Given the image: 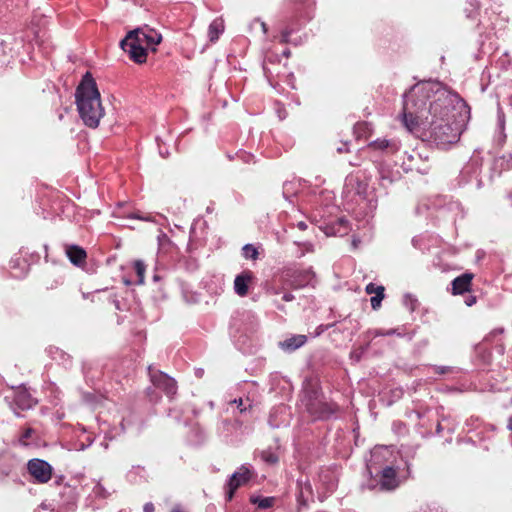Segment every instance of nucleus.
<instances>
[{
    "mask_svg": "<svg viewBox=\"0 0 512 512\" xmlns=\"http://www.w3.org/2000/svg\"><path fill=\"white\" fill-rule=\"evenodd\" d=\"M466 118V104L438 83H418L404 96L402 123L413 134L453 143Z\"/></svg>",
    "mask_w": 512,
    "mask_h": 512,
    "instance_id": "f257e3e1",
    "label": "nucleus"
},
{
    "mask_svg": "<svg viewBox=\"0 0 512 512\" xmlns=\"http://www.w3.org/2000/svg\"><path fill=\"white\" fill-rule=\"evenodd\" d=\"M78 111L84 124L91 128L98 127L104 116L100 93L90 73H86L76 91Z\"/></svg>",
    "mask_w": 512,
    "mask_h": 512,
    "instance_id": "f03ea898",
    "label": "nucleus"
},
{
    "mask_svg": "<svg viewBox=\"0 0 512 512\" xmlns=\"http://www.w3.org/2000/svg\"><path fill=\"white\" fill-rule=\"evenodd\" d=\"M162 41V35L150 28L148 25L136 28L127 33L121 41V48L127 52L130 58L136 63H144L147 58L146 49L142 46L146 44L152 51H156V46Z\"/></svg>",
    "mask_w": 512,
    "mask_h": 512,
    "instance_id": "7ed1b4c3",
    "label": "nucleus"
},
{
    "mask_svg": "<svg viewBox=\"0 0 512 512\" xmlns=\"http://www.w3.org/2000/svg\"><path fill=\"white\" fill-rule=\"evenodd\" d=\"M28 471L38 483H47L52 477V467L49 463L40 459H32L28 462Z\"/></svg>",
    "mask_w": 512,
    "mask_h": 512,
    "instance_id": "20e7f679",
    "label": "nucleus"
},
{
    "mask_svg": "<svg viewBox=\"0 0 512 512\" xmlns=\"http://www.w3.org/2000/svg\"><path fill=\"white\" fill-rule=\"evenodd\" d=\"M250 470L246 467H241L238 472L234 473L228 483L227 498L231 500L235 491L250 479Z\"/></svg>",
    "mask_w": 512,
    "mask_h": 512,
    "instance_id": "39448f33",
    "label": "nucleus"
},
{
    "mask_svg": "<svg viewBox=\"0 0 512 512\" xmlns=\"http://www.w3.org/2000/svg\"><path fill=\"white\" fill-rule=\"evenodd\" d=\"M306 408L311 414L318 415L319 417H324L330 413H332L331 407L324 403L322 400L318 399L317 393L314 392V397L307 395Z\"/></svg>",
    "mask_w": 512,
    "mask_h": 512,
    "instance_id": "423d86ee",
    "label": "nucleus"
},
{
    "mask_svg": "<svg viewBox=\"0 0 512 512\" xmlns=\"http://www.w3.org/2000/svg\"><path fill=\"white\" fill-rule=\"evenodd\" d=\"M152 382L156 387L163 389L168 395H173L176 392V383L174 379L166 374L159 373L153 375Z\"/></svg>",
    "mask_w": 512,
    "mask_h": 512,
    "instance_id": "0eeeda50",
    "label": "nucleus"
},
{
    "mask_svg": "<svg viewBox=\"0 0 512 512\" xmlns=\"http://www.w3.org/2000/svg\"><path fill=\"white\" fill-rule=\"evenodd\" d=\"M253 275L250 271H245L236 276L234 280V290L237 295L243 297L248 293L249 284L251 283Z\"/></svg>",
    "mask_w": 512,
    "mask_h": 512,
    "instance_id": "6e6552de",
    "label": "nucleus"
},
{
    "mask_svg": "<svg viewBox=\"0 0 512 512\" xmlns=\"http://www.w3.org/2000/svg\"><path fill=\"white\" fill-rule=\"evenodd\" d=\"M473 279V274L465 273L452 282V290L453 294H462L469 290L471 281Z\"/></svg>",
    "mask_w": 512,
    "mask_h": 512,
    "instance_id": "1a4fd4ad",
    "label": "nucleus"
},
{
    "mask_svg": "<svg viewBox=\"0 0 512 512\" xmlns=\"http://www.w3.org/2000/svg\"><path fill=\"white\" fill-rule=\"evenodd\" d=\"M380 485L384 490H392L398 486L396 471L393 468L387 467L383 470Z\"/></svg>",
    "mask_w": 512,
    "mask_h": 512,
    "instance_id": "9d476101",
    "label": "nucleus"
},
{
    "mask_svg": "<svg viewBox=\"0 0 512 512\" xmlns=\"http://www.w3.org/2000/svg\"><path fill=\"white\" fill-rule=\"evenodd\" d=\"M365 291L367 294H376V297L371 298V306L374 310H377L381 306V302L384 299V286H375L373 283H369Z\"/></svg>",
    "mask_w": 512,
    "mask_h": 512,
    "instance_id": "9b49d317",
    "label": "nucleus"
},
{
    "mask_svg": "<svg viewBox=\"0 0 512 512\" xmlns=\"http://www.w3.org/2000/svg\"><path fill=\"white\" fill-rule=\"evenodd\" d=\"M307 341L305 335H295L279 343L285 351H294L303 346Z\"/></svg>",
    "mask_w": 512,
    "mask_h": 512,
    "instance_id": "f8f14e48",
    "label": "nucleus"
},
{
    "mask_svg": "<svg viewBox=\"0 0 512 512\" xmlns=\"http://www.w3.org/2000/svg\"><path fill=\"white\" fill-rule=\"evenodd\" d=\"M66 253L70 261L75 265L83 264L87 256L85 250L79 246L68 247Z\"/></svg>",
    "mask_w": 512,
    "mask_h": 512,
    "instance_id": "ddd939ff",
    "label": "nucleus"
},
{
    "mask_svg": "<svg viewBox=\"0 0 512 512\" xmlns=\"http://www.w3.org/2000/svg\"><path fill=\"white\" fill-rule=\"evenodd\" d=\"M223 30H224L223 20L222 19L214 20L209 26L210 41L215 42L219 38V35L223 32Z\"/></svg>",
    "mask_w": 512,
    "mask_h": 512,
    "instance_id": "4468645a",
    "label": "nucleus"
},
{
    "mask_svg": "<svg viewBox=\"0 0 512 512\" xmlns=\"http://www.w3.org/2000/svg\"><path fill=\"white\" fill-rule=\"evenodd\" d=\"M16 404L21 409H28L34 404L33 400L29 399L25 392H19L16 396Z\"/></svg>",
    "mask_w": 512,
    "mask_h": 512,
    "instance_id": "2eb2a0df",
    "label": "nucleus"
},
{
    "mask_svg": "<svg viewBox=\"0 0 512 512\" xmlns=\"http://www.w3.org/2000/svg\"><path fill=\"white\" fill-rule=\"evenodd\" d=\"M275 499L273 497L259 498L251 497V502L257 504L259 508L266 509L274 504Z\"/></svg>",
    "mask_w": 512,
    "mask_h": 512,
    "instance_id": "dca6fc26",
    "label": "nucleus"
},
{
    "mask_svg": "<svg viewBox=\"0 0 512 512\" xmlns=\"http://www.w3.org/2000/svg\"><path fill=\"white\" fill-rule=\"evenodd\" d=\"M134 268L136 270L137 276H138V284L144 283V275H145V269L146 266L141 260H136L134 262Z\"/></svg>",
    "mask_w": 512,
    "mask_h": 512,
    "instance_id": "f3484780",
    "label": "nucleus"
},
{
    "mask_svg": "<svg viewBox=\"0 0 512 512\" xmlns=\"http://www.w3.org/2000/svg\"><path fill=\"white\" fill-rule=\"evenodd\" d=\"M243 254L245 258H251L253 260L257 259L258 257L257 249L251 244H246L243 247Z\"/></svg>",
    "mask_w": 512,
    "mask_h": 512,
    "instance_id": "a211bd4d",
    "label": "nucleus"
},
{
    "mask_svg": "<svg viewBox=\"0 0 512 512\" xmlns=\"http://www.w3.org/2000/svg\"><path fill=\"white\" fill-rule=\"evenodd\" d=\"M262 459L269 464H276L278 462V456L271 451H263Z\"/></svg>",
    "mask_w": 512,
    "mask_h": 512,
    "instance_id": "6ab92c4d",
    "label": "nucleus"
},
{
    "mask_svg": "<svg viewBox=\"0 0 512 512\" xmlns=\"http://www.w3.org/2000/svg\"><path fill=\"white\" fill-rule=\"evenodd\" d=\"M372 145L375 148L384 149V148L388 147L389 142L387 140H385V139L384 140H378V141L373 142Z\"/></svg>",
    "mask_w": 512,
    "mask_h": 512,
    "instance_id": "aec40b11",
    "label": "nucleus"
},
{
    "mask_svg": "<svg viewBox=\"0 0 512 512\" xmlns=\"http://www.w3.org/2000/svg\"><path fill=\"white\" fill-rule=\"evenodd\" d=\"M154 511V505L152 503H146L144 505V512H153Z\"/></svg>",
    "mask_w": 512,
    "mask_h": 512,
    "instance_id": "412c9836",
    "label": "nucleus"
},
{
    "mask_svg": "<svg viewBox=\"0 0 512 512\" xmlns=\"http://www.w3.org/2000/svg\"><path fill=\"white\" fill-rule=\"evenodd\" d=\"M233 403H237V404H238V408L240 409V411H241V412H243V411H245V410H246V408H245V407H244V408L242 407V405H243V400H242L241 398H240V399H238V400H234V401H233Z\"/></svg>",
    "mask_w": 512,
    "mask_h": 512,
    "instance_id": "4be33fe9",
    "label": "nucleus"
},
{
    "mask_svg": "<svg viewBox=\"0 0 512 512\" xmlns=\"http://www.w3.org/2000/svg\"><path fill=\"white\" fill-rule=\"evenodd\" d=\"M297 227H298L300 230L304 231V230H306V229H307V224H306L305 222H303V221H300V222H298Z\"/></svg>",
    "mask_w": 512,
    "mask_h": 512,
    "instance_id": "5701e85b",
    "label": "nucleus"
},
{
    "mask_svg": "<svg viewBox=\"0 0 512 512\" xmlns=\"http://www.w3.org/2000/svg\"><path fill=\"white\" fill-rule=\"evenodd\" d=\"M288 36H289V33L287 31L283 32L282 33V42L283 43H287L288 42Z\"/></svg>",
    "mask_w": 512,
    "mask_h": 512,
    "instance_id": "b1692460",
    "label": "nucleus"
},
{
    "mask_svg": "<svg viewBox=\"0 0 512 512\" xmlns=\"http://www.w3.org/2000/svg\"><path fill=\"white\" fill-rule=\"evenodd\" d=\"M293 299H294V296L290 293H287L283 296V300H285V301H291Z\"/></svg>",
    "mask_w": 512,
    "mask_h": 512,
    "instance_id": "393cba45",
    "label": "nucleus"
},
{
    "mask_svg": "<svg viewBox=\"0 0 512 512\" xmlns=\"http://www.w3.org/2000/svg\"><path fill=\"white\" fill-rule=\"evenodd\" d=\"M132 217L137 218V219L146 220V221H152V219H151V218H149V217H142V216H140V215H138V214H135V215H133Z\"/></svg>",
    "mask_w": 512,
    "mask_h": 512,
    "instance_id": "a878e982",
    "label": "nucleus"
},
{
    "mask_svg": "<svg viewBox=\"0 0 512 512\" xmlns=\"http://www.w3.org/2000/svg\"><path fill=\"white\" fill-rule=\"evenodd\" d=\"M476 301V298L475 297H472L468 302H467V305L468 306H471L472 304H474Z\"/></svg>",
    "mask_w": 512,
    "mask_h": 512,
    "instance_id": "bb28decb",
    "label": "nucleus"
},
{
    "mask_svg": "<svg viewBox=\"0 0 512 512\" xmlns=\"http://www.w3.org/2000/svg\"><path fill=\"white\" fill-rule=\"evenodd\" d=\"M261 27L264 33L267 32L266 24L264 22H261Z\"/></svg>",
    "mask_w": 512,
    "mask_h": 512,
    "instance_id": "cd10ccee",
    "label": "nucleus"
},
{
    "mask_svg": "<svg viewBox=\"0 0 512 512\" xmlns=\"http://www.w3.org/2000/svg\"><path fill=\"white\" fill-rule=\"evenodd\" d=\"M30 433H31V429L26 430L24 437L28 438L30 436Z\"/></svg>",
    "mask_w": 512,
    "mask_h": 512,
    "instance_id": "c85d7f7f",
    "label": "nucleus"
},
{
    "mask_svg": "<svg viewBox=\"0 0 512 512\" xmlns=\"http://www.w3.org/2000/svg\"><path fill=\"white\" fill-rule=\"evenodd\" d=\"M508 428L512 430V417L509 419Z\"/></svg>",
    "mask_w": 512,
    "mask_h": 512,
    "instance_id": "c756f323",
    "label": "nucleus"
},
{
    "mask_svg": "<svg viewBox=\"0 0 512 512\" xmlns=\"http://www.w3.org/2000/svg\"><path fill=\"white\" fill-rule=\"evenodd\" d=\"M283 54L284 56L289 57L291 52L289 50H285Z\"/></svg>",
    "mask_w": 512,
    "mask_h": 512,
    "instance_id": "7c9ffc66",
    "label": "nucleus"
},
{
    "mask_svg": "<svg viewBox=\"0 0 512 512\" xmlns=\"http://www.w3.org/2000/svg\"><path fill=\"white\" fill-rule=\"evenodd\" d=\"M305 488H306L307 490H309V491H310V490H311V485H310V484H307V485L305 486Z\"/></svg>",
    "mask_w": 512,
    "mask_h": 512,
    "instance_id": "2f4dec72",
    "label": "nucleus"
},
{
    "mask_svg": "<svg viewBox=\"0 0 512 512\" xmlns=\"http://www.w3.org/2000/svg\"><path fill=\"white\" fill-rule=\"evenodd\" d=\"M337 150H338V152H340V153H341V152H343V148H341V147H340V148H338Z\"/></svg>",
    "mask_w": 512,
    "mask_h": 512,
    "instance_id": "473e14b6",
    "label": "nucleus"
},
{
    "mask_svg": "<svg viewBox=\"0 0 512 512\" xmlns=\"http://www.w3.org/2000/svg\"><path fill=\"white\" fill-rule=\"evenodd\" d=\"M172 512H182V511L179 509H174Z\"/></svg>",
    "mask_w": 512,
    "mask_h": 512,
    "instance_id": "72a5a7b5",
    "label": "nucleus"
}]
</instances>
